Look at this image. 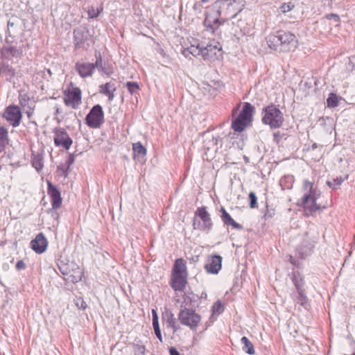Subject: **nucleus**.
Returning a JSON list of instances; mask_svg holds the SVG:
<instances>
[{"mask_svg":"<svg viewBox=\"0 0 355 355\" xmlns=\"http://www.w3.org/2000/svg\"><path fill=\"white\" fill-rule=\"evenodd\" d=\"M32 165L37 171H41L44 166L42 156L41 155H33Z\"/></svg>","mask_w":355,"mask_h":355,"instance_id":"c85d7f7f","label":"nucleus"},{"mask_svg":"<svg viewBox=\"0 0 355 355\" xmlns=\"http://www.w3.org/2000/svg\"><path fill=\"white\" fill-rule=\"evenodd\" d=\"M75 45L76 48H87L89 45L88 41L90 35L85 28H78L73 31Z\"/></svg>","mask_w":355,"mask_h":355,"instance_id":"f8f14e48","label":"nucleus"},{"mask_svg":"<svg viewBox=\"0 0 355 355\" xmlns=\"http://www.w3.org/2000/svg\"><path fill=\"white\" fill-rule=\"evenodd\" d=\"M173 274H187L186 263L182 259H178L173 266Z\"/></svg>","mask_w":355,"mask_h":355,"instance_id":"5701e85b","label":"nucleus"},{"mask_svg":"<svg viewBox=\"0 0 355 355\" xmlns=\"http://www.w3.org/2000/svg\"><path fill=\"white\" fill-rule=\"evenodd\" d=\"M327 106L329 107H337L338 105V96L335 94L331 93L327 99Z\"/></svg>","mask_w":355,"mask_h":355,"instance_id":"72a5a7b5","label":"nucleus"},{"mask_svg":"<svg viewBox=\"0 0 355 355\" xmlns=\"http://www.w3.org/2000/svg\"><path fill=\"white\" fill-rule=\"evenodd\" d=\"M291 297L297 303L301 306H305L307 304V297L304 294V291H297V293L291 294Z\"/></svg>","mask_w":355,"mask_h":355,"instance_id":"b1692460","label":"nucleus"},{"mask_svg":"<svg viewBox=\"0 0 355 355\" xmlns=\"http://www.w3.org/2000/svg\"><path fill=\"white\" fill-rule=\"evenodd\" d=\"M294 7H295V6L293 3H292L291 2H288V3H283L280 6V10L282 12L286 13V12H288L292 10L294 8Z\"/></svg>","mask_w":355,"mask_h":355,"instance_id":"ea45409f","label":"nucleus"},{"mask_svg":"<svg viewBox=\"0 0 355 355\" xmlns=\"http://www.w3.org/2000/svg\"><path fill=\"white\" fill-rule=\"evenodd\" d=\"M241 343L243 345V350L250 355H252L254 354V348L252 345V343L249 340V339L243 336L241 340Z\"/></svg>","mask_w":355,"mask_h":355,"instance_id":"bb28decb","label":"nucleus"},{"mask_svg":"<svg viewBox=\"0 0 355 355\" xmlns=\"http://www.w3.org/2000/svg\"><path fill=\"white\" fill-rule=\"evenodd\" d=\"M212 313L213 315H219L220 314L224 309H223V305L222 304V303L220 302V301H217L216 302H215L214 304V305L212 306Z\"/></svg>","mask_w":355,"mask_h":355,"instance_id":"e433bc0d","label":"nucleus"},{"mask_svg":"<svg viewBox=\"0 0 355 355\" xmlns=\"http://www.w3.org/2000/svg\"><path fill=\"white\" fill-rule=\"evenodd\" d=\"M302 191L303 192L302 205L304 209L306 216H312L317 211L327 208L326 205H322L320 202H318L321 193L319 189L314 187L313 182L304 180Z\"/></svg>","mask_w":355,"mask_h":355,"instance_id":"f03ea898","label":"nucleus"},{"mask_svg":"<svg viewBox=\"0 0 355 355\" xmlns=\"http://www.w3.org/2000/svg\"><path fill=\"white\" fill-rule=\"evenodd\" d=\"M75 69L82 78L92 76L94 71L92 63L80 61L76 63Z\"/></svg>","mask_w":355,"mask_h":355,"instance_id":"dca6fc26","label":"nucleus"},{"mask_svg":"<svg viewBox=\"0 0 355 355\" xmlns=\"http://www.w3.org/2000/svg\"><path fill=\"white\" fill-rule=\"evenodd\" d=\"M254 112V107L249 103H245L239 116L232 123V128L235 132H241L250 123Z\"/></svg>","mask_w":355,"mask_h":355,"instance_id":"39448f33","label":"nucleus"},{"mask_svg":"<svg viewBox=\"0 0 355 355\" xmlns=\"http://www.w3.org/2000/svg\"><path fill=\"white\" fill-rule=\"evenodd\" d=\"M83 277V272L78 269V271L75 272L73 275H70L69 279L70 280L75 283L80 281Z\"/></svg>","mask_w":355,"mask_h":355,"instance_id":"58836bf2","label":"nucleus"},{"mask_svg":"<svg viewBox=\"0 0 355 355\" xmlns=\"http://www.w3.org/2000/svg\"><path fill=\"white\" fill-rule=\"evenodd\" d=\"M250 198V207L251 208H255L257 207V198L256 194L254 192H250L249 194Z\"/></svg>","mask_w":355,"mask_h":355,"instance_id":"a19ab883","label":"nucleus"},{"mask_svg":"<svg viewBox=\"0 0 355 355\" xmlns=\"http://www.w3.org/2000/svg\"><path fill=\"white\" fill-rule=\"evenodd\" d=\"M202 221V224L200 223L197 225L196 220L193 222V227L196 230H209L212 227V222L209 213L205 207L198 208L196 212Z\"/></svg>","mask_w":355,"mask_h":355,"instance_id":"9b49d317","label":"nucleus"},{"mask_svg":"<svg viewBox=\"0 0 355 355\" xmlns=\"http://www.w3.org/2000/svg\"><path fill=\"white\" fill-rule=\"evenodd\" d=\"M222 257L219 255H214L207 260L205 269L209 273L217 274L221 268Z\"/></svg>","mask_w":355,"mask_h":355,"instance_id":"f3484780","label":"nucleus"},{"mask_svg":"<svg viewBox=\"0 0 355 355\" xmlns=\"http://www.w3.org/2000/svg\"><path fill=\"white\" fill-rule=\"evenodd\" d=\"M3 118L13 127L19 125L21 119V112L19 107L17 105H10L5 110Z\"/></svg>","mask_w":355,"mask_h":355,"instance_id":"1a4fd4ad","label":"nucleus"},{"mask_svg":"<svg viewBox=\"0 0 355 355\" xmlns=\"http://www.w3.org/2000/svg\"><path fill=\"white\" fill-rule=\"evenodd\" d=\"M203 146L207 151H216L218 149L217 139L214 137H207L206 140L204 141Z\"/></svg>","mask_w":355,"mask_h":355,"instance_id":"a878e982","label":"nucleus"},{"mask_svg":"<svg viewBox=\"0 0 355 355\" xmlns=\"http://www.w3.org/2000/svg\"><path fill=\"white\" fill-rule=\"evenodd\" d=\"M282 31H277L275 34H270L266 37V42L270 49L280 52Z\"/></svg>","mask_w":355,"mask_h":355,"instance_id":"6ab92c4d","label":"nucleus"},{"mask_svg":"<svg viewBox=\"0 0 355 355\" xmlns=\"http://www.w3.org/2000/svg\"><path fill=\"white\" fill-rule=\"evenodd\" d=\"M54 143L56 146H62L68 150L72 144V139L64 130L56 132L54 137Z\"/></svg>","mask_w":355,"mask_h":355,"instance_id":"ddd939ff","label":"nucleus"},{"mask_svg":"<svg viewBox=\"0 0 355 355\" xmlns=\"http://www.w3.org/2000/svg\"><path fill=\"white\" fill-rule=\"evenodd\" d=\"M75 162V155L73 154H70L68 159L67 160V166L69 167L72 165Z\"/></svg>","mask_w":355,"mask_h":355,"instance_id":"c03bdc74","label":"nucleus"},{"mask_svg":"<svg viewBox=\"0 0 355 355\" xmlns=\"http://www.w3.org/2000/svg\"><path fill=\"white\" fill-rule=\"evenodd\" d=\"M48 193L51 198L53 209H57L60 208L62 201L60 192L50 182H48Z\"/></svg>","mask_w":355,"mask_h":355,"instance_id":"2eb2a0df","label":"nucleus"},{"mask_svg":"<svg viewBox=\"0 0 355 355\" xmlns=\"http://www.w3.org/2000/svg\"><path fill=\"white\" fill-rule=\"evenodd\" d=\"M220 211L222 213L221 218L225 225H232L236 230H241L243 228L242 225L236 223L226 211L224 207H221Z\"/></svg>","mask_w":355,"mask_h":355,"instance_id":"aec40b11","label":"nucleus"},{"mask_svg":"<svg viewBox=\"0 0 355 355\" xmlns=\"http://www.w3.org/2000/svg\"><path fill=\"white\" fill-rule=\"evenodd\" d=\"M178 320L183 325L189 327L191 330H196L201 320V317L195 311L184 308L178 314Z\"/></svg>","mask_w":355,"mask_h":355,"instance_id":"423d86ee","label":"nucleus"},{"mask_svg":"<svg viewBox=\"0 0 355 355\" xmlns=\"http://www.w3.org/2000/svg\"><path fill=\"white\" fill-rule=\"evenodd\" d=\"M200 6H201L200 3H195L193 5V9H195V10L200 9Z\"/></svg>","mask_w":355,"mask_h":355,"instance_id":"5fc2aeb1","label":"nucleus"},{"mask_svg":"<svg viewBox=\"0 0 355 355\" xmlns=\"http://www.w3.org/2000/svg\"><path fill=\"white\" fill-rule=\"evenodd\" d=\"M59 269L64 275H67L69 273L65 267L59 266Z\"/></svg>","mask_w":355,"mask_h":355,"instance_id":"8fccbe9b","label":"nucleus"},{"mask_svg":"<svg viewBox=\"0 0 355 355\" xmlns=\"http://www.w3.org/2000/svg\"><path fill=\"white\" fill-rule=\"evenodd\" d=\"M187 274H172L171 286L175 291H182L187 284Z\"/></svg>","mask_w":355,"mask_h":355,"instance_id":"a211bd4d","label":"nucleus"},{"mask_svg":"<svg viewBox=\"0 0 355 355\" xmlns=\"http://www.w3.org/2000/svg\"><path fill=\"white\" fill-rule=\"evenodd\" d=\"M353 355H355V352L353 354Z\"/></svg>","mask_w":355,"mask_h":355,"instance_id":"052dcab7","label":"nucleus"},{"mask_svg":"<svg viewBox=\"0 0 355 355\" xmlns=\"http://www.w3.org/2000/svg\"><path fill=\"white\" fill-rule=\"evenodd\" d=\"M103 10V8H96L94 6H91L88 10V15L89 18H95L98 16L101 12Z\"/></svg>","mask_w":355,"mask_h":355,"instance_id":"4c0bfd02","label":"nucleus"},{"mask_svg":"<svg viewBox=\"0 0 355 355\" xmlns=\"http://www.w3.org/2000/svg\"><path fill=\"white\" fill-rule=\"evenodd\" d=\"M16 268L18 270H24L26 268V263L22 260H19L16 263Z\"/></svg>","mask_w":355,"mask_h":355,"instance_id":"37998d69","label":"nucleus"},{"mask_svg":"<svg viewBox=\"0 0 355 355\" xmlns=\"http://www.w3.org/2000/svg\"><path fill=\"white\" fill-rule=\"evenodd\" d=\"M275 138L278 137L277 133H274Z\"/></svg>","mask_w":355,"mask_h":355,"instance_id":"13d9d810","label":"nucleus"},{"mask_svg":"<svg viewBox=\"0 0 355 355\" xmlns=\"http://www.w3.org/2000/svg\"><path fill=\"white\" fill-rule=\"evenodd\" d=\"M182 53L187 56L191 54L195 57L201 55L203 60L213 62L222 58L223 51L221 44L215 40L210 41L209 44L197 43L191 44L184 49Z\"/></svg>","mask_w":355,"mask_h":355,"instance_id":"7ed1b4c3","label":"nucleus"},{"mask_svg":"<svg viewBox=\"0 0 355 355\" xmlns=\"http://www.w3.org/2000/svg\"><path fill=\"white\" fill-rule=\"evenodd\" d=\"M32 249L37 253L44 252L48 245L47 239L43 233L38 234L31 243Z\"/></svg>","mask_w":355,"mask_h":355,"instance_id":"4468645a","label":"nucleus"},{"mask_svg":"<svg viewBox=\"0 0 355 355\" xmlns=\"http://www.w3.org/2000/svg\"><path fill=\"white\" fill-rule=\"evenodd\" d=\"M262 114L263 123L269 125L271 129L280 128L284 121L282 111L273 105L264 108Z\"/></svg>","mask_w":355,"mask_h":355,"instance_id":"20e7f679","label":"nucleus"},{"mask_svg":"<svg viewBox=\"0 0 355 355\" xmlns=\"http://www.w3.org/2000/svg\"><path fill=\"white\" fill-rule=\"evenodd\" d=\"M8 130L0 125V153H1L8 143Z\"/></svg>","mask_w":355,"mask_h":355,"instance_id":"cd10ccee","label":"nucleus"},{"mask_svg":"<svg viewBox=\"0 0 355 355\" xmlns=\"http://www.w3.org/2000/svg\"><path fill=\"white\" fill-rule=\"evenodd\" d=\"M293 284L296 288L297 291L304 290V282L300 274H294L293 277Z\"/></svg>","mask_w":355,"mask_h":355,"instance_id":"473e14b6","label":"nucleus"},{"mask_svg":"<svg viewBox=\"0 0 355 355\" xmlns=\"http://www.w3.org/2000/svg\"><path fill=\"white\" fill-rule=\"evenodd\" d=\"M64 104L73 109H77L81 103V91L78 87L64 92Z\"/></svg>","mask_w":355,"mask_h":355,"instance_id":"9d476101","label":"nucleus"},{"mask_svg":"<svg viewBox=\"0 0 355 355\" xmlns=\"http://www.w3.org/2000/svg\"><path fill=\"white\" fill-rule=\"evenodd\" d=\"M86 123L92 128H100L104 121V112L100 105H94L86 116Z\"/></svg>","mask_w":355,"mask_h":355,"instance_id":"0eeeda50","label":"nucleus"},{"mask_svg":"<svg viewBox=\"0 0 355 355\" xmlns=\"http://www.w3.org/2000/svg\"><path fill=\"white\" fill-rule=\"evenodd\" d=\"M125 85L131 94L137 93L139 89L138 83L135 82H128Z\"/></svg>","mask_w":355,"mask_h":355,"instance_id":"c9c22d12","label":"nucleus"},{"mask_svg":"<svg viewBox=\"0 0 355 355\" xmlns=\"http://www.w3.org/2000/svg\"><path fill=\"white\" fill-rule=\"evenodd\" d=\"M273 214H274V211L273 210L270 211V210L268 209L267 211L266 212L265 215H264V218L266 219H267L268 218H271V217H272Z\"/></svg>","mask_w":355,"mask_h":355,"instance_id":"09e8293b","label":"nucleus"},{"mask_svg":"<svg viewBox=\"0 0 355 355\" xmlns=\"http://www.w3.org/2000/svg\"><path fill=\"white\" fill-rule=\"evenodd\" d=\"M326 17L327 19H333L336 22H338L340 20V17L336 14H329L326 15Z\"/></svg>","mask_w":355,"mask_h":355,"instance_id":"49530a36","label":"nucleus"},{"mask_svg":"<svg viewBox=\"0 0 355 355\" xmlns=\"http://www.w3.org/2000/svg\"><path fill=\"white\" fill-rule=\"evenodd\" d=\"M314 247L313 242L309 239H304L303 243L297 248V251L302 256L310 254Z\"/></svg>","mask_w":355,"mask_h":355,"instance_id":"412c9836","label":"nucleus"},{"mask_svg":"<svg viewBox=\"0 0 355 355\" xmlns=\"http://www.w3.org/2000/svg\"><path fill=\"white\" fill-rule=\"evenodd\" d=\"M280 38V52L293 51L297 48L298 41L294 34L282 31Z\"/></svg>","mask_w":355,"mask_h":355,"instance_id":"6e6552de","label":"nucleus"},{"mask_svg":"<svg viewBox=\"0 0 355 355\" xmlns=\"http://www.w3.org/2000/svg\"><path fill=\"white\" fill-rule=\"evenodd\" d=\"M153 329L159 328V321H153Z\"/></svg>","mask_w":355,"mask_h":355,"instance_id":"864d4df0","label":"nucleus"},{"mask_svg":"<svg viewBox=\"0 0 355 355\" xmlns=\"http://www.w3.org/2000/svg\"><path fill=\"white\" fill-rule=\"evenodd\" d=\"M275 138L278 137L277 133H274Z\"/></svg>","mask_w":355,"mask_h":355,"instance_id":"4d7b16f0","label":"nucleus"},{"mask_svg":"<svg viewBox=\"0 0 355 355\" xmlns=\"http://www.w3.org/2000/svg\"><path fill=\"white\" fill-rule=\"evenodd\" d=\"M133 151L135 155L144 157L146 154V149L141 145L140 142L133 144Z\"/></svg>","mask_w":355,"mask_h":355,"instance_id":"2f4dec72","label":"nucleus"},{"mask_svg":"<svg viewBox=\"0 0 355 355\" xmlns=\"http://www.w3.org/2000/svg\"><path fill=\"white\" fill-rule=\"evenodd\" d=\"M135 355H144L145 353V347L140 345H134Z\"/></svg>","mask_w":355,"mask_h":355,"instance_id":"79ce46f5","label":"nucleus"},{"mask_svg":"<svg viewBox=\"0 0 355 355\" xmlns=\"http://www.w3.org/2000/svg\"><path fill=\"white\" fill-rule=\"evenodd\" d=\"M154 331H155V334L157 338L159 339V340L161 343H162L163 342V339H162L160 328L159 327V328H155Z\"/></svg>","mask_w":355,"mask_h":355,"instance_id":"a18cd8bd","label":"nucleus"},{"mask_svg":"<svg viewBox=\"0 0 355 355\" xmlns=\"http://www.w3.org/2000/svg\"><path fill=\"white\" fill-rule=\"evenodd\" d=\"M8 26H13V24L12 23H10V21L8 22Z\"/></svg>","mask_w":355,"mask_h":355,"instance_id":"bf43d9fd","label":"nucleus"},{"mask_svg":"<svg viewBox=\"0 0 355 355\" xmlns=\"http://www.w3.org/2000/svg\"><path fill=\"white\" fill-rule=\"evenodd\" d=\"M100 92L108 96L110 101H112L114 96V92L116 88L112 83H107L100 87Z\"/></svg>","mask_w":355,"mask_h":355,"instance_id":"4be33fe9","label":"nucleus"},{"mask_svg":"<svg viewBox=\"0 0 355 355\" xmlns=\"http://www.w3.org/2000/svg\"><path fill=\"white\" fill-rule=\"evenodd\" d=\"M166 317V325L167 328L172 329L173 333L176 332L180 329V326L177 324L176 319L173 313H167Z\"/></svg>","mask_w":355,"mask_h":355,"instance_id":"393cba45","label":"nucleus"},{"mask_svg":"<svg viewBox=\"0 0 355 355\" xmlns=\"http://www.w3.org/2000/svg\"><path fill=\"white\" fill-rule=\"evenodd\" d=\"M152 315H153V321H159L157 313L155 309H153V311H152Z\"/></svg>","mask_w":355,"mask_h":355,"instance_id":"3c124183","label":"nucleus"},{"mask_svg":"<svg viewBox=\"0 0 355 355\" xmlns=\"http://www.w3.org/2000/svg\"><path fill=\"white\" fill-rule=\"evenodd\" d=\"M169 353L170 355H180L179 352L174 347H171L169 348Z\"/></svg>","mask_w":355,"mask_h":355,"instance_id":"de8ad7c7","label":"nucleus"},{"mask_svg":"<svg viewBox=\"0 0 355 355\" xmlns=\"http://www.w3.org/2000/svg\"><path fill=\"white\" fill-rule=\"evenodd\" d=\"M77 306H78L79 309H85L87 307V304L84 301H81L80 306L78 304H77Z\"/></svg>","mask_w":355,"mask_h":355,"instance_id":"603ef678","label":"nucleus"},{"mask_svg":"<svg viewBox=\"0 0 355 355\" xmlns=\"http://www.w3.org/2000/svg\"><path fill=\"white\" fill-rule=\"evenodd\" d=\"M242 0H218L206 11L205 25L212 31L218 28L221 21L232 19L243 8Z\"/></svg>","mask_w":355,"mask_h":355,"instance_id":"f257e3e1","label":"nucleus"},{"mask_svg":"<svg viewBox=\"0 0 355 355\" xmlns=\"http://www.w3.org/2000/svg\"><path fill=\"white\" fill-rule=\"evenodd\" d=\"M96 60L95 63H92L94 66V70L97 68L99 71H101L103 73H107L105 64L103 63L102 57L100 53L95 54Z\"/></svg>","mask_w":355,"mask_h":355,"instance_id":"c756f323","label":"nucleus"},{"mask_svg":"<svg viewBox=\"0 0 355 355\" xmlns=\"http://www.w3.org/2000/svg\"><path fill=\"white\" fill-rule=\"evenodd\" d=\"M1 73L4 74L7 79H11L15 76V71L14 69L9 66H3L1 70Z\"/></svg>","mask_w":355,"mask_h":355,"instance_id":"f704fd0d","label":"nucleus"},{"mask_svg":"<svg viewBox=\"0 0 355 355\" xmlns=\"http://www.w3.org/2000/svg\"><path fill=\"white\" fill-rule=\"evenodd\" d=\"M348 178V175H347L345 178L343 177H338L335 179H334L332 181H327V185L333 189H337L340 185L344 182L345 180Z\"/></svg>","mask_w":355,"mask_h":355,"instance_id":"7c9ffc66","label":"nucleus"},{"mask_svg":"<svg viewBox=\"0 0 355 355\" xmlns=\"http://www.w3.org/2000/svg\"><path fill=\"white\" fill-rule=\"evenodd\" d=\"M208 1H209V0H202V1H201V2H202V3H207V2H208Z\"/></svg>","mask_w":355,"mask_h":355,"instance_id":"6e6d98bb","label":"nucleus"}]
</instances>
